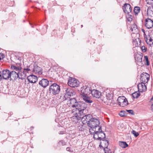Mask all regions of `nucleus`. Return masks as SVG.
Listing matches in <instances>:
<instances>
[{"mask_svg":"<svg viewBox=\"0 0 153 153\" xmlns=\"http://www.w3.org/2000/svg\"><path fill=\"white\" fill-rule=\"evenodd\" d=\"M67 105L69 107L75 108L72 111V113L75 115L71 117V119H74L75 121H77L79 119V116L83 115V111L87 107L85 103L77 102L75 98L70 99L67 101Z\"/></svg>","mask_w":153,"mask_h":153,"instance_id":"1","label":"nucleus"},{"mask_svg":"<svg viewBox=\"0 0 153 153\" xmlns=\"http://www.w3.org/2000/svg\"><path fill=\"white\" fill-rule=\"evenodd\" d=\"M100 124L99 120L95 117H92L90 123L88 124V126L90 127L89 131L90 133H93L95 131L96 129L98 130L101 127L99 126Z\"/></svg>","mask_w":153,"mask_h":153,"instance_id":"2","label":"nucleus"},{"mask_svg":"<svg viewBox=\"0 0 153 153\" xmlns=\"http://www.w3.org/2000/svg\"><path fill=\"white\" fill-rule=\"evenodd\" d=\"M93 133H90L91 134H94V138L97 140H102L105 137V133L102 131L101 127L100 128L97 130L96 129L95 131Z\"/></svg>","mask_w":153,"mask_h":153,"instance_id":"3","label":"nucleus"},{"mask_svg":"<svg viewBox=\"0 0 153 153\" xmlns=\"http://www.w3.org/2000/svg\"><path fill=\"white\" fill-rule=\"evenodd\" d=\"M60 90L59 85L56 83H54L51 85L49 88L50 92L55 95L59 94Z\"/></svg>","mask_w":153,"mask_h":153,"instance_id":"4","label":"nucleus"},{"mask_svg":"<svg viewBox=\"0 0 153 153\" xmlns=\"http://www.w3.org/2000/svg\"><path fill=\"white\" fill-rule=\"evenodd\" d=\"M68 84L71 87H77L79 85V82L74 78L70 77L68 82Z\"/></svg>","mask_w":153,"mask_h":153,"instance_id":"5","label":"nucleus"},{"mask_svg":"<svg viewBox=\"0 0 153 153\" xmlns=\"http://www.w3.org/2000/svg\"><path fill=\"white\" fill-rule=\"evenodd\" d=\"M117 101L119 105L121 107H124L128 105V101L124 96L119 97Z\"/></svg>","mask_w":153,"mask_h":153,"instance_id":"6","label":"nucleus"},{"mask_svg":"<svg viewBox=\"0 0 153 153\" xmlns=\"http://www.w3.org/2000/svg\"><path fill=\"white\" fill-rule=\"evenodd\" d=\"M91 91L89 87L86 86H83L81 88L80 96L89 94L90 93Z\"/></svg>","mask_w":153,"mask_h":153,"instance_id":"7","label":"nucleus"},{"mask_svg":"<svg viewBox=\"0 0 153 153\" xmlns=\"http://www.w3.org/2000/svg\"><path fill=\"white\" fill-rule=\"evenodd\" d=\"M92 116L90 114H87L83 116L82 117L81 120L83 124H87L88 126V124L89 123Z\"/></svg>","mask_w":153,"mask_h":153,"instance_id":"8","label":"nucleus"},{"mask_svg":"<svg viewBox=\"0 0 153 153\" xmlns=\"http://www.w3.org/2000/svg\"><path fill=\"white\" fill-rule=\"evenodd\" d=\"M123 12L126 14H129L132 11V8L130 4H125L123 6Z\"/></svg>","mask_w":153,"mask_h":153,"instance_id":"9","label":"nucleus"},{"mask_svg":"<svg viewBox=\"0 0 153 153\" xmlns=\"http://www.w3.org/2000/svg\"><path fill=\"white\" fill-rule=\"evenodd\" d=\"M65 96L63 97L64 98L63 99V100H66L65 96L67 95L71 96H73L75 94V92L73 90H72L70 88H65Z\"/></svg>","mask_w":153,"mask_h":153,"instance_id":"10","label":"nucleus"},{"mask_svg":"<svg viewBox=\"0 0 153 153\" xmlns=\"http://www.w3.org/2000/svg\"><path fill=\"white\" fill-rule=\"evenodd\" d=\"M32 71L36 74H42V69L36 64H35L33 68H32Z\"/></svg>","mask_w":153,"mask_h":153,"instance_id":"11","label":"nucleus"},{"mask_svg":"<svg viewBox=\"0 0 153 153\" xmlns=\"http://www.w3.org/2000/svg\"><path fill=\"white\" fill-rule=\"evenodd\" d=\"M88 95H81V97L86 103L89 104L92 103L93 101Z\"/></svg>","mask_w":153,"mask_h":153,"instance_id":"12","label":"nucleus"},{"mask_svg":"<svg viewBox=\"0 0 153 153\" xmlns=\"http://www.w3.org/2000/svg\"><path fill=\"white\" fill-rule=\"evenodd\" d=\"M149 76L146 73H143L141 75L140 79L144 82H147L149 79Z\"/></svg>","mask_w":153,"mask_h":153,"instance_id":"13","label":"nucleus"},{"mask_svg":"<svg viewBox=\"0 0 153 153\" xmlns=\"http://www.w3.org/2000/svg\"><path fill=\"white\" fill-rule=\"evenodd\" d=\"M138 91L139 92H143L146 91L147 88L144 82L140 83L137 85Z\"/></svg>","mask_w":153,"mask_h":153,"instance_id":"14","label":"nucleus"},{"mask_svg":"<svg viewBox=\"0 0 153 153\" xmlns=\"http://www.w3.org/2000/svg\"><path fill=\"white\" fill-rule=\"evenodd\" d=\"M146 27L148 29L152 28L153 26V21L149 19H147L145 20Z\"/></svg>","mask_w":153,"mask_h":153,"instance_id":"15","label":"nucleus"},{"mask_svg":"<svg viewBox=\"0 0 153 153\" xmlns=\"http://www.w3.org/2000/svg\"><path fill=\"white\" fill-rule=\"evenodd\" d=\"M37 77L34 75H31L27 77L28 81L30 83H35L37 80Z\"/></svg>","mask_w":153,"mask_h":153,"instance_id":"16","label":"nucleus"},{"mask_svg":"<svg viewBox=\"0 0 153 153\" xmlns=\"http://www.w3.org/2000/svg\"><path fill=\"white\" fill-rule=\"evenodd\" d=\"M91 93L93 96L96 98H99L101 95V93L97 90H93L91 91Z\"/></svg>","mask_w":153,"mask_h":153,"instance_id":"17","label":"nucleus"},{"mask_svg":"<svg viewBox=\"0 0 153 153\" xmlns=\"http://www.w3.org/2000/svg\"><path fill=\"white\" fill-rule=\"evenodd\" d=\"M2 74L3 78L5 79H8L10 78V72L8 70H4Z\"/></svg>","mask_w":153,"mask_h":153,"instance_id":"18","label":"nucleus"},{"mask_svg":"<svg viewBox=\"0 0 153 153\" xmlns=\"http://www.w3.org/2000/svg\"><path fill=\"white\" fill-rule=\"evenodd\" d=\"M10 68L12 70H14L16 72L19 73L20 71L22 69L20 64H19V65H12L11 66Z\"/></svg>","mask_w":153,"mask_h":153,"instance_id":"19","label":"nucleus"},{"mask_svg":"<svg viewBox=\"0 0 153 153\" xmlns=\"http://www.w3.org/2000/svg\"><path fill=\"white\" fill-rule=\"evenodd\" d=\"M48 84L49 81L46 79H42L39 82V84L44 88L46 87Z\"/></svg>","mask_w":153,"mask_h":153,"instance_id":"20","label":"nucleus"},{"mask_svg":"<svg viewBox=\"0 0 153 153\" xmlns=\"http://www.w3.org/2000/svg\"><path fill=\"white\" fill-rule=\"evenodd\" d=\"M145 40L147 44L151 46L152 45H153V41L152 38L150 36H145Z\"/></svg>","mask_w":153,"mask_h":153,"instance_id":"21","label":"nucleus"},{"mask_svg":"<svg viewBox=\"0 0 153 153\" xmlns=\"http://www.w3.org/2000/svg\"><path fill=\"white\" fill-rule=\"evenodd\" d=\"M108 140H101L100 145V146H102L104 148V149H108L107 147L108 145Z\"/></svg>","mask_w":153,"mask_h":153,"instance_id":"22","label":"nucleus"},{"mask_svg":"<svg viewBox=\"0 0 153 153\" xmlns=\"http://www.w3.org/2000/svg\"><path fill=\"white\" fill-rule=\"evenodd\" d=\"M143 56L139 54H136L135 56V59L137 63H139V65H142V59Z\"/></svg>","mask_w":153,"mask_h":153,"instance_id":"23","label":"nucleus"},{"mask_svg":"<svg viewBox=\"0 0 153 153\" xmlns=\"http://www.w3.org/2000/svg\"><path fill=\"white\" fill-rule=\"evenodd\" d=\"M105 95L106 98L108 100H110L113 95L112 92L108 89H107L105 91Z\"/></svg>","mask_w":153,"mask_h":153,"instance_id":"24","label":"nucleus"},{"mask_svg":"<svg viewBox=\"0 0 153 153\" xmlns=\"http://www.w3.org/2000/svg\"><path fill=\"white\" fill-rule=\"evenodd\" d=\"M10 79H11V77L13 79H15L17 77H18L19 76V73L17 72L14 71H12L10 72Z\"/></svg>","mask_w":153,"mask_h":153,"instance_id":"25","label":"nucleus"},{"mask_svg":"<svg viewBox=\"0 0 153 153\" xmlns=\"http://www.w3.org/2000/svg\"><path fill=\"white\" fill-rule=\"evenodd\" d=\"M147 12L148 15L153 16V6L149 7L148 8Z\"/></svg>","mask_w":153,"mask_h":153,"instance_id":"26","label":"nucleus"},{"mask_svg":"<svg viewBox=\"0 0 153 153\" xmlns=\"http://www.w3.org/2000/svg\"><path fill=\"white\" fill-rule=\"evenodd\" d=\"M27 76L26 74L24 72V71L21 72V71L19 72V76L18 77L21 79H23Z\"/></svg>","mask_w":153,"mask_h":153,"instance_id":"27","label":"nucleus"},{"mask_svg":"<svg viewBox=\"0 0 153 153\" xmlns=\"http://www.w3.org/2000/svg\"><path fill=\"white\" fill-rule=\"evenodd\" d=\"M131 30L132 31L134 32V33L136 32L138 30L137 25L134 24H132L131 26Z\"/></svg>","mask_w":153,"mask_h":153,"instance_id":"28","label":"nucleus"},{"mask_svg":"<svg viewBox=\"0 0 153 153\" xmlns=\"http://www.w3.org/2000/svg\"><path fill=\"white\" fill-rule=\"evenodd\" d=\"M119 145L122 148H126L128 146L126 143L124 142H119Z\"/></svg>","mask_w":153,"mask_h":153,"instance_id":"29","label":"nucleus"},{"mask_svg":"<svg viewBox=\"0 0 153 153\" xmlns=\"http://www.w3.org/2000/svg\"><path fill=\"white\" fill-rule=\"evenodd\" d=\"M23 71L27 74V73H28L30 71H32V68H30V66L27 68L24 69Z\"/></svg>","mask_w":153,"mask_h":153,"instance_id":"30","label":"nucleus"},{"mask_svg":"<svg viewBox=\"0 0 153 153\" xmlns=\"http://www.w3.org/2000/svg\"><path fill=\"white\" fill-rule=\"evenodd\" d=\"M140 10V7H134V11L135 15H137L139 13Z\"/></svg>","mask_w":153,"mask_h":153,"instance_id":"31","label":"nucleus"},{"mask_svg":"<svg viewBox=\"0 0 153 153\" xmlns=\"http://www.w3.org/2000/svg\"><path fill=\"white\" fill-rule=\"evenodd\" d=\"M132 95L134 98H136L140 96V94L138 92L136 91L132 93Z\"/></svg>","mask_w":153,"mask_h":153,"instance_id":"32","label":"nucleus"},{"mask_svg":"<svg viewBox=\"0 0 153 153\" xmlns=\"http://www.w3.org/2000/svg\"><path fill=\"white\" fill-rule=\"evenodd\" d=\"M131 133L136 137H137L139 135V134L138 132H136L134 130H132L131 131Z\"/></svg>","mask_w":153,"mask_h":153,"instance_id":"33","label":"nucleus"},{"mask_svg":"<svg viewBox=\"0 0 153 153\" xmlns=\"http://www.w3.org/2000/svg\"><path fill=\"white\" fill-rule=\"evenodd\" d=\"M147 3L149 5L153 4V0H146Z\"/></svg>","mask_w":153,"mask_h":153,"instance_id":"34","label":"nucleus"},{"mask_svg":"<svg viewBox=\"0 0 153 153\" xmlns=\"http://www.w3.org/2000/svg\"><path fill=\"white\" fill-rule=\"evenodd\" d=\"M144 57L145 59L146 60V65H149V60H148V56H145Z\"/></svg>","mask_w":153,"mask_h":153,"instance_id":"35","label":"nucleus"},{"mask_svg":"<svg viewBox=\"0 0 153 153\" xmlns=\"http://www.w3.org/2000/svg\"><path fill=\"white\" fill-rule=\"evenodd\" d=\"M141 50L143 52H145L147 51V48L145 46H143L141 48Z\"/></svg>","mask_w":153,"mask_h":153,"instance_id":"36","label":"nucleus"},{"mask_svg":"<svg viewBox=\"0 0 153 153\" xmlns=\"http://www.w3.org/2000/svg\"><path fill=\"white\" fill-rule=\"evenodd\" d=\"M66 150L71 152H73V149L70 147H67L66 149Z\"/></svg>","mask_w":153,"mask_h":153,"instance_id":"37","label":"nucleus"},{"mask_svg":"<svg viewBox=\"0 0 153 153\" xmlns=\"http://www.w3.org/2000/svg\"><path fill=\"white\" fill-rule=\"evenodd\" d=\"M119 114L121 117H123L125 116V114H124V111H121Z\"/></svg>","mask_w":153,"mask_h":153,"instance_id":"38","label":"nucleus"},{"mask_svg":"<svg viewBox=\"0 0 153 153\" xmlns=\"http://www.w3.org/2000/svg\"><path fill=\"white\" fill-rule=\"evenodd\" d=\"M4 57V54L2 53H0V60L2 59Z\"/></svg>","mask_w":153,"mask_h":153,"instance_id":"39","label":"nucleus"},{"mask_svg":"<svg viewBox=\"0 0 153 153\" xmlns=\"http://www.w3.org/2000/svg\"><path fill=\"white\" fill-rule=\"evenodd\" d=\"M108 149H104V151H105V153H111V152L110 150H108Z\"/></svg>","mask_w":153,"mask_h":153,"instance_id":"40","label":"nucleus"},{"mask_svg":"<svg viewBox=\"0 0 153 153\" xmlns=\"http://www.w3.org/2000/svg\"><path fill=\"white\" fill-rule=\"evenodd\" d=\"M127 111L130 114H133V111L131 110H127Z\"/></svg>","mask_w":153,"mask_h":153,"instance_id":"41","label":"nucleus"},{"mask_svg":"<svg viewBox=\"0 0 153 153\" xmlns=\"http://www.w3.org/2000/svg\"><path fill=\"white\" fill-rule=\"evenodd\" d=\"M131 17H130L128 19V21H130L132 20V18H131Z\"/></svg>","mask_w":153,"mask_h":153,"instance_id":"42","label":"nucleus"},{"mask_svg":"<svg viewBox=\"0 0 153 153\" xmlns=\"http://www.w3.org/2000/svg\"><path fill=\"white\" fill-rule=\"evenodd\" d=\"M142 31L144 33V38H145V36H147V35L145 34V31L144 30L142 29Z\"/></svg>","mask_w":153,"mask_h":153,"instance_id":"43","label":"nucleus"},{"mask_svg":"<svg viewBox=\"0 0 153 153\" xmlns=\"http://www.w3.org/2000/svg\"><path fill=\"white\" fill-rule=\"evenodd\" d=\"M63 134V133L62 131H60L59 132V134Z\"/></svg>","mask_w":153,"mask_h":153,"instance_id":"44","label":"nucleus"},{"mask_svg":"<svg viewBox=\"0 0 153 153\" xmlns=\"http://www.w3.org/2000/svg\"><path fill=\"white\" fill-rule=\"evenodd\" d=\"M81 26H82H82H83L82 25Z\"/></svg>","mask_w":153,"mask_h":153,"instance_id":"45","label":"nucleus"},{"mask_svg":"<svg viewBox=\"0 0 153 153\" xmlns=\"http://www.w3.org/2000/svg\"><path fill=\"white\" fill-rule=\"evenodd\" d=\"M153 46V45H152Z\"/></svg>","mask_w":153,"mask_h":153,"instance_id":"46","label":"nucleus"}]
</instances>
